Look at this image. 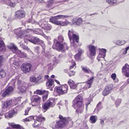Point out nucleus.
<instances>
[{"instance_id": "1", "label": "nucleus", "mask_w": 129, "mask_h": 129, "mask_svg": "<svg viewBox=\"0 0 129 129\" xmlns=\"http://www.w3.org/2000/svg\"><path fill=\"white\" fill-rule=\"evenodd\" d=\"M70 17V16L67 15H60L56 16L51 17L49 20V21L56 25L61 26H66L69 25L70 22L66 20L64 21H59L58 19H66Z\"/></svg>"}, {"instance_id": "2", "label": "nucleus", "mask_w": 129, "mask_h": 129, "mask_svg": "<svg viewBox=\"0 0 129 129\" xmlns=\"http://www.w3.org/2000/svg\"><path fill=\"white\" fill-rule=\"evenodd\" d=\"M58 41L56 40H54V43L56 42L55 44H54L53 46L52 47L54 49H55L59 51H64L65 50H68L69 47L67 44L64 42L62 43L64 40L63 37L60 36L58 37Z\"/></svg>"}, {"instance_id": "3", "label": "nucleus", "mask_w": 129, "mask_h": 129, "mask_svg": "<svg viewBox=\"0 0 129 129\" xmlns=\"http://www.w3.org/2000/svg\"><path fill=\"white\" fill-rule=\"evenodd\" d=\"M24 40V42L26 43H27V41L28 40L35 44L41 45L44 50H45V45L43 41L37 37L27 36L25 37Z\"/></svg>"}, {"instance_id": "4", "label": "nucleus", "mask_w": 129, "mask_h": 129, "mask_svg": "<svg viewBox=\"0 0 129 129\" xmlns=\"http://www.w3.org/2000/svg\"><path fill=\"white\" fill-rule=\"evenodd\" d=\"M83 99L80 95H77L75 99L73 101V103H74L77 107L76 110V112L78 114L79 113H81L83 111L84 107L82 104Z\"/></svg>"}, {"instance_id": "5", "label": "nucleus", "mask_w": 129, "mask_h": 129, "mask_svg": "<svg viewBox=\"0 0 129 129\" xmlns=\"http://www.w3.org/2000/svg\"><path fill=\"white\" fill-rule=\"evenodd\" d=\"M55 104V100L52 98H50L49 100L47 101L43 105L42 108L44 110H46L49 109L50 107H53Z\"/></svg>"}, {"instance_id": "6", "label": "nucleus", "mask_w": 129, "mask_h": 129, "mask_svg": "<svg viewBox=\"0 0 129 129\" xmlns=\"http://www.w3.org/2000/svg\"><path fill=\"white\" fill-rule=\"evenodd\" d=\"M68 88L67 85L65 84L59 87H55V90L59 94H63L67 93Z\"/></svg>"}, {"instance_id": "7", "label": "nucleus", "mask_w": 129, "mask_h": 129, "mask_svg": "<svg viewBox=\"0 0 129 129\" xmlns=\"http://www.w3.org/2000/svg\"><path fill=\"white\" fill-rule=\"evenodd\" d=\"M7 47L12 50H14L15 51L17 52V55L21 58H25L27 56V54L26 53L22 52L19 50H17V48L13 44H11L10 45H8Z\"/></svg>"}, {"instance_id": "8", "label": "nucleus", "mask_w": 129, "mask_h": 129, "mask_svg": "<svg viewBox=\"0 0 129 129\" xmlns=\"http://www.w3.org/2000/svg\"><path fill=\"white\" fill-rule=\"evenodd\" d=\"M68 35L69 39L70 42L72 40L73 41L72 44H71V45H73V46H74V44L75 42L77 43L79 42V37L75 34H74V33L72 31H71L69 30L68 33Z\"/></svg>"}, {"instance_id": "9", "label": "nucleus", "mask_w": 129, "mask_h": 129, "mask_svg": "<svg viewBox=\"0 0 129 129\" xmlns=\"http://www.w3.org/2000/svg\"><path fill=\"white\" fill-rule=\"evenodd\" d=\"M31 105L33 106H36L40 103L41 98L37 95H33L30 98Z\"/></svg>"}, {"instance_id": "10", "label": "nucleus", "mask_w": 129, "mask_h": 129, "mask_svg": "<svg viewBox=\"0 0 129 129\" xmlns=\"http://www.w3.org/2000/svg\"><path fill=\"white\" fill-rule=\"evenodd\" d=\"M59 118L60 120L59 121L56 122V126L57 128L63 127L65 125V123L67 121V118L63 117L61 115H59Z\"/></svg>"}, {"instance_id": "11", "label": "nucleus", "mask_w": 129, "mask_h": 129, "mask_svg": "<svg viewBox=\"0 0 129 129\" xmlns=\"http://www.w3.org/2000/svg\"><path fill=\"white\" fill-rule=\"evenodd\" d=\"M32 65L30 64L27 63L22 64L21 67V70L24 73L29 72L31 70Z\"/></svg>"}, {"instance_id": "12", "label": "nucleus", "mask_w": 129, "mask_h": 129, "mask_svg": "<svg viewBox=\"0 0 129 129\" xmlns=\"http://www.w3.org/2000/svg\"><path fill=\"white\" fill-rule=\"evenodd\" d=\"M17 103H16L14 100H9L5 102L4 104V108L9 109L14 105H17Z\"/></svg>"}, {"instance_id": "13", "label": "nucleus", "mask_w": 129, "mask_h": 129, "mask_svg": "<svg viewBox=\"0 0 129 129\" xmlns=\"http://www.w3.org/2000/svg\"><path fill=\"white\" fill-rule=\"evenodd\" d=\"M112 85H108L105 87L102 92V94L104 96H106L110 93L112 90Z\"/></svg>"}, {"instance_id": "14", "label": "nucleus", "mask_w": 129, "mask_h": 129, "mask_svg": "<svg viewBox=\"0 0 129 129\" xmlns=\"http://www.w3.org/2000/svg\"><path fill=\"white\" fill-rule=\"evenodd\" d=\"M122 72L127 77H129V65L126 63L122 69Z\"/></svg>"}, {"instance_id": "15", "label": "nucleus", "mask_w": 129, "mask_h": 129, "mask_svg": "<svg viewBox=\"0 0 129 129\" xmlns=\"http://www.w3.org/2000/svg\"><path fill=\"white\" fill-rule=\"evenodd\" d=\"M14 88L12 86H10L5 90L2 94L3 97L11 94L13 91Z\"/></svg>"}, {"instance_id": "16", "label": "nucleus", "mask_w": 129, "mask_h": 129, "mask_svg": "<svg viewBox=\"0 0 129 129\" xmlns=\"http://www.w3.org/2000/svg\"><path fill=\"white\" fill-rule=\"evenodd\" d=\"M28 84L26 83H23L22 84V85L18 86V88L20 91L22 93H25Z\"/></svg>"}, {"instance_id": "17", "label": "nucleus", "mask_w": 129, "mask_h": 129, "mask_svg": "<svg viewBox=\"0 0 129 129\" xmlns=\"http://www.w3.org/2000/svg\"><path fill=\"white\" fill-rule=\"evenodd\" d=\"M15 15L18 18H22L25 16V13L23 11L18 10L15 13Z\"/></svg>"}, {"instance_id": "18", "label": "nucleus", "mask_w": 129, "mask_h": 129, "mask_svg": "<svg viewBox=\"0 0 129 129\" xmlns=\"http://www.w3.org/2000/svg\"><path fill=\"white\" fill-rule=\"evenodd\" d=\"M89 54L91 56H94L95 55L96 48L93 46L90 45L88 46Z\"/></svg>"}, {"instance_id": "19", "label": "nucleus", "mask_w": 129, "mask_h": 129, "mask_svg": "<svg viewBox=\"0 0 129 129\" xmlns=\"http://www.w3.org/2000/svg\"><path fill=\"white\" fill-rule=\"evenodd\" d=\"M46 85L47 88H49L52 91V88L54 86L53 80L51 79L48 80L46 83Z\"/></svg>"}, {"instance_id": "20", "label": "nucleus", "mask_w": 129, "mask_h": 129, "mask_svg": "<svg viewBox=\"0 0 129 129\" xmlns=\"http://www.w3.org/2000/svg\"><path fill=\"white\" fill-rule=\"evenodd\" d=\"M72 22L73 24L78 25L82 23V19L80 18L78 19H74L72 20Z\"/></svg>"}, {"instance_id": "21", "label": "nucleus", "mask_w": 129, "mask_h": 129, "mask_svg": "<svg viewBox=\"0 0 129 129\" xmlns=\"http://www.w3.org/2000/svg\"><path fill=\"white\" fill-rule=\"evenodd\" d=\"M68 83L71 89H76L77 86V84H76L73 80H69L68 81Z\"/></svg>"}, {"instance_id": "22", "label": "nucleus", "mask_w": 129, "mask_h": 129, "mask_svg": "<svg viewBox=\"0 0 129 129\" xmlns=\"http://www.w3.org/2000/svg\"><path fill=\"white\" fill-rule=\"evenodd\" d=\"M43 26V24H41V25H40V26L43 29L46 30H50L52 28V26L51 25L49 24H44Z\"/></svg>"}, {"instance_id": "23", "label": "nucleus", "mask_w": 129, "mask_h": 129, "mask_svg": "<svg viewBox=\"0 0 129 129\" xmlns=\"http://www.w3.org/2000/svg\"><path fill=\"white\" fill-rule=\"evenodd\" d=\"M6 50V47L5 46L4 41L3 40H0V52H5Z\"/></svg>"}, {"instance_id": "24", "label": "nucleus", "mask_w": 129, "mask_h": 129, "mask_svg": "<svg viewBox=\"0 0 129 129\" xmlns=\"http://www.w3.org/2000/svg\"><path fill=\"white\" fill-rule=\"evenodd\" d=\"M94 78V77L92 76L86 82V85H87L86 86L87 88H89L90 87V85L92 84Z\"/></svg>"}, {"instance_id": "25", "label": "nucleus", "mask_w": 129, "mask_h": 129, "mask_svg": "<svg viewBox=\"0 0 129 129\" xmlns=\"http://www.w3.org/2000/svg\"><path fill=\"white\" fill-rule=\"evenodd\" d=\"M78 53L74 56V57L77 60H78L80 58V57L83 52V50L81 49H79L78 50Z\"/></svg>"}, {"instance_id": "26", "label": "nucleus", "mask_w": 129, "mask_h": 129, "mask_svg": "<svg viewBox=\"0 0 129 129\" xmlns=\"http://www.w3.org/2000/svg\"><path fill=\"white\" fill-rule=\"evenodd\" d=\"M106 55L104 54L100 53L98 56L97 57V59L98 61H100L104 59V58L105 56Z\"/></svg>"}, {"instance_id": "27", "label": "nucleus", "mask_w": 129, "mask_h": 129, "mask_svg": "<svg viewBox=\"0 0 129 129\" xmlns=\"http://www.w3.org/2000/svg\"><path fill=\"white\" fill-rule=\"evenodd\" d=\"M6 76V73L3 69H0V78H4Z\"/></svg>"}, {"instance_id": "28", "label": "nucleus", "mask_w": 129, "mask_h": 129, "mask_svg": "<svg viewBox=\"0 0 129 129\" xmlns=\"http://www.w3.org/2000/svg\"><path fill=\"white\" fill-rule=\"evenodd\" d=\"M19 105V104L17 103V105H15L16 106V107L13 109H12L11 110V112L13 114V115L17 114V110L18 109Z\"/></svg>"}, {"instance_id": "29", "label": "nucleus", "mask_w": 129, "mask_h": 129, "mask_svg": "<svg viewBox=\"0 0 129 129\" xmlns=\"http://www.w3.org/2000/svg\"><path fill=\"white\" fill-rule=\"evenodd\" d=\"M54 0H49L47 3L46 7L47 8H50L52 6Z\"/></svg>"}, {"instance_id": "30", "label": "nucleus", "mask_w": 129, "mask_h": 129, "mask_svg": "<svg viewBox=\"0 0 129 129\" xmlns=\"http://www.w3.org/2000/svg\"><path fill=\"white\" fill-rule=\"evenodd\" d=\"M82 69L84 72L87 74H90L92 73L91 71L89 69L86 67H82Z\"/></svg>"}, {"instance_id": "31", "label": "nucleus", "mask_w": 129, "mask_h": 129, "mask_svg": "<svg viewBox=\"0 0 129 129\" xmlns=\"http://www.w3.org/2000/svg\"><path fill=\"white\" fill-rule=\"evenodd\" d=\"M37 119L38 120L39 122H44L45 120V117H43L41 115H40L37 117Z\"/></svg>"}, {"instance_id": "32", "label": "nucleus", "mask_w": 129, "mask_h": 129, "mask_svg": "<svg viewBox=\"0 0 129 129\" xmlns=\"http://www.w3.org/2000/svg\"><path fill=\"white\" fill-rule=\"evenodd\" d=\"M4 3L12 7H14L15 5V3H12L10 0H7V1L4 2Z\"/></svg>"}, {"instance_id": "33", "label": "nucleus", "mask_w": 129, "mask_h": 129, "mask_svg": "<svg viewBox=\"0 0 129 129\" xmlns=\"http://www.w3.org/2000/svg\"><path fill=\"white\" fill-rule=\"evenodd\" d=\"M46 91L45 90L43 91L41 90H37L36 91H34V93L36 94H44L45 92Z\"/></svg>"}, {"instance_id": "34", "label": "nucleus", "mask_w": 129, "mask_h": 129, "mask_svg": "<svg viewBox=\"0 0 129 129\" xmlns=\"http://www.w3.org/2000/svg\"><path fill=\"white\" fill-rule=\"evenodd\" d=\"M14 115L10 111L8 112L5 115V116L6 118H11Z\"/></svg>"}, {"instance_id": "35", "label": "nucleus", "mask_w": 129, "mask_h": 129, "mask_svg": "<svg viewBox=\"0 0 129 129\" xmlns=\"http://www.w3.org/2000/svg\"><path fill=\"white\" fill-rule=\"evenodd\" d=\"M126 43L124 41L118 40L116 43L115 44L117 45L121 46L123 45Z\"/></svg>"}, {"instance_id": "36", "label": "nucleus", "mask_w": 129, "mask_h": 129, "mask_svg": "<svg viewBox=\"0 0 129 129\" xmlns=\"http://www.w3.org/2000/svg\"><path fill=\"white\" fill-rule=\"evenodd\" d=\"M40 124V123L37 119L35 121L34 123L33 124V126L34 128L38 127H39V125Z\"/></svg>"}, {"instance_id": "37", "label": "nucleus", "mask_w": 129, "mask_h": 129, "mask_svg": "<svg viewBox=\"0 0 129 129\" xmlns=\"http://www.w3.org/2000/svg\"><path fill=\"white\" fill-rule=\"evenodd\" d=\"M89 121L91 123H95L96 121L95 116H92L90 117L89 119Z\"/></svg>"}, {"instance_id": "38", "label": "nucleus", "mask_w": 129, "mask_h": 129, "mask_svg": "<svg viewBox=\"0 0 129 129\" xmlns=\"http://www.w3.org/2000/svg\"><path fill=\"white\" fill-rule=\"evenodd\" d=\"M44 93H45V94L42 97V99L43 101H45L48 98V91H46Z\"/></svg>"}, {"instance_id": "39", "label": "nucleus", "mask_w": 129, "mask_h": 129, "mask_svg": "<svg viewBox=\"0 0 129 129\" xmlns=\"http://www.w3.org/2000/svg\"><path fill=\"white\" fill-rule=\"evenodd\" d=\"M11 125L12 127L16 128H21V127L19 124H14L13 123H11Z\"/></svg>"}, {"instance_id": "40", "label": "nucleus", "mask_w": 129, "mask_h": 129, "mask_svg": "<svg viewBox=\"0 0 129 129\" xmlns=\"http://www.w3.org/2000/svg\"><path fill=\"white\" fill-rule=\"evenodd\" d=\"M121 100L120 99H118L116 100L115 102V105L116 107H118L121 103Z\"/></svg>"}, {"instance_id": "41", "label": "nucleus", "mask_w": 129, "mask_h": 129, "mask_svg": "<svg viewBox=\"0 0 129 129\" xmlns=\"http://www.w3.org/2000/svg\"><path fill=\"white\" fill-rule=\"evenodd\" d=\"M106 1L109 4L113 5L116 3L117 0H106Z\"/></svg>"}, {"instance_id": "42", "label": "nucleus", "mask_w": 129, "mask_h": 129, "mask_svg": "<svg viewBox=\"0 0 129 129\" xmlns=\"http://www.w3.org/2000/svg\"><path fill=\"white\" fill-rule=\"evenodd\" d=\"M4 60V57L2 56H0V68L3 64V62Z\"/></svg>"}, {"instance_id": "43", "label": "nucleus", "mask_w": 129, "mask_h": 129, "mask_svg": "<svg viewBox=\"0 0 129 129\" xmlns=\"http://www.w3.org/2000/svg\"><path fill=\"white\" fill-rule=\"evenodd\" d=\"M36 78L34 76H31L30 78V81L33 83H36Z\"/></svg>"}, {"instance_id": "44", "label": "nucleus", "mask_w": 129, "mask_h": 129, "mask_svg": "<svg viewBox=\"0 0 129 129\" xmlns=\"http://www.w3.org/2000/svg\"><path fill=\"white\" fill-rule=\"evenodd\" d=\"M38 30H39V32H38V31L35 30L34 31V33L37 34L41 35L42 32V30L41 29H38Z\"/></svg>"}, {"instance_id": "45", "label": "nucleus", "mask_w": 129, "mask_h": 129, "mask_svg": "<svg viewBox=\"0 0 129 129\" xmlns=\"http://www.w3.org/2000/svg\"><path fill=\"white\" fill-rule=\"evenodd\" d=\"M102 103L101 102H100L96 106V108L98 109V110H100L103 108V107L102 106Z\"/></svg>"}, {"instance_id": "46", "label": "nucleus", "mask_w": 129, "mask_h": 129, "mask_svg": "<svg viewBox=\"0 0 129 129\" xmlns=\"http://www.w3.org/2000/svg\"><path fill=\"white\" fill-rule=\"evenodd\" d=\"M42 78V77L41 76H39L36 78V83H37L41 80Z\"/></svg>"}, {"instance_id": "47", "label": "nucleus", "mask_w": 129, "mask_h": 129, "mask_svg": "<svg viewBox=\"0 0 129 129\" xmlns=\"http://www.w3.org/2000/svg\"><path fill=\"white\" fill-rule=\"evenodd\" d=\"M72 66H71L70 67V69H71L72 68H76V64L75 63V62L73 61H72Z\"/></svg>"}, {"instance_id": "48", "label": "nucleus", "mask_w": 129, "mask_h": 129, "mask_svg": "<svg viewBox=\"0 0 129 129\" xmlns=\"http://www.w3.org/2000/svg\"><path fill=\"white\" fill-rule=\"evenodd\" d=\"M41 35L42 36L44 37L46 39L48 40L49 38H50V37H48L45 34L43 33L42 31Z\"/></svg>"}, {"instance_id": "49", "label": "nucleus", "mask_w": 129, "mask_h": 129, "mask_svg": "<svg viewBox=\"0 0 129 129\" xmlns=\"http://www.w3.org/2000/svg\"><path fill=\"white\" fill-rule=\"evenodd\" d=\"M31 108L30 107L27 108L25 110V113L24 115H26L28 114V113L29 110Z\"/></svg>"}, {"instance_id": "50", "label": "nucleus", "mask_w": 129, "mask_h": 129, "mask_svg": "<svg viewBox=\"0 0 129 129\" xmlns=\"http://www.w3.org/2000/svg\"><path fill=\"white\" fill-rule=\"evenodd\" d=\"M22 48L24 49H25L27 50L28 51H30L32 52L29 49L28 47L25 46H23Z\"/></svg>"}, {"instance_id": "51", "label": "nucleus", "mask_w": 129, "mask_h": 129, "mask_svg": "<svg viewBox=\"0 0 129 129\" xmlns=\"http://www.w3.org/2000/svg\"><path fill=\"white\" fill-rule=\"evenodd\" d=\"M75 72L73 71H71L69 73V75L71 77L74 76L75 74Z\"/></svg>"}, {"instance_id": "52", "label": "nucleus", "mask_w": 129, "mask_h": 129, "mask_svg": "<svg viewBox=\"0 0 129 129\" xmlns=\"http://www.w3.org/2000/svg\"><path fill=\"white\" fill-rule=\"evenodd\" d=\"M111 77L113 80H115L116 77V74L114 73L112 74L111 75Z\"/></svg>"}, {"instance_id": "53", "label": "nucleus", "mask_w": 129, "mask_h": 129, "mask_svg": "<svg viewBox=\"0 0 129 129\" xmlns=\"http://www.w3.org/2000/svg\"><path fill=\"white\" fill-rule=\"evenodd\" d=\"M47 66L48 68L49 69L51 70H52L53 69V68L52 67V65L51 63L48 64Z\"/></svg>"}, {"instance_id": "54", "label": "nucleus", "mask_w": 129, "mask_h": 129, "mask_svg": "<svg viewBox=\"0 0 129 129\" xmlns=\"http://www.w3.org/2000/svg\"><path fill=\"white\" fill-rule=\"evenodd\" d=\"M23 83H25V82H22L21 80H18V81L17 83L18 85V86H20L21 85H22V84Z\"/></svg>"}, {"instance_id": "55", "label": "nucleus", "mask_w": 129, "mask_h": 129, "mask_svg": "<svg viewBox=\"0 0 129 129\" xmlns=\"http://www.w3.org/2000/svg\"><path fill=\"white\" fill-rule=\"evenodd\" d=\"M101 52H102V53L106 55V50L105 49H102L101 50Z\"/></svg>"}, {"instance_id": "56", "label": "nucleus", "mask_w": 129, "mask_h": 129, "mask_svg": "<svg viewBox=\"0 0 129 129\" xmlns=\"http://www.w3.org/2000/svg\"><path fill=\"white\" fill-rule=\"evenodd\" d=\"M39 46H36L34 47L35 50L38 53V50L39 49Z\"/></svg>"}, {"instance_id": "57", "label": "nucleus", "mask_w": 129, "mask_h": 129, "mask_svg": "<svg viewBox=\"0 0 129 129\" xmlns=\"http://www.w3.org/2000/svg\"><path fill=\"white\" fill-rule=\"evenodd\" d=\"M23 120L24 121H30V120L28 117L24 119Z\"/></svg>"}, {"instance_id": "58", "label": "nucleus", "mask_w": 129, "mask_h": 129, "mask_svg": "<svg viewBox=\"0 0 129 129\" xmlns=\"http://www.w3.org/2000/svg\"><path fill=\"white\" fill-rule=\"evenodd\" d=\"M15 30L16 31H17V34H21V31H20V30L18 29H17Z\"/></svg>"}, {"instance_id": "59", "label": "nucleus", "mask_w": 129, "mask_h": 129, "mask_svg": "<svg viewBox=\"0 0 129 129\" xmlns=\"http://www.w3.org/2000/svg\"><path fill=\"white\" fill-rule=\"evenodd\" d=\"M100 123L102 125H104V121L102 119H100Z\"/></svg>"}, {"instance_id": "60", "label": "nucleus", "mask_w": 129, "mask_h": 129, "mask_svg": "<svg viewBox=\"0 0 129 129\" xmlns=\"http://www.w3.org/2000/svg\"><path fill=\"white\" fill-rule=\"evenodd\" d=\"M28 117L29 118L30 121L32 119H33L34 118V117L33 116H30Z\"/></svg>"}, {"instance_id": "61", "label": "nucleus", "mask_w": 129, "mask_h": 129, "mask_svg": "<svg viewBox=\"0 0 129 129\" xmlns=\"http://www.w3.org/2000/svg\"><path fill=\"white\" fill-rule=\"evenodd\" d=\"M65 105L66 106H67L68 104V101L67 100L65 101Z\"/></svg>"}, {"instance_id": "62", "label": "nucleus", "mask_w": 129, "mask_h": 129, "mask_svg": "<svg viewBox=\"0 0 129 129\" xmlns=\"http://www.w3.org/2000/svg\"><path fill=\"white\" fill-rule=\"evenodd\" d=\"M55 81L58 84H59L60 83L58 81L56 80H55Z\"/></svg>"}, {"instance_id": "63", "label": "nucleus", "mask_w": 129, "mask_h": 129, "mask_svg": "<svg viewBox=\"0 0 129 129\" xmlns=\"http://www.w3.org/2000/svg\"><path fill=\"white\" fill-rule=\"evenodd\" d=\"M49 77V76L47 75H46L45 76V79H48Z\"/></svg>"}, {"instance_id": "64", "label": "nucleus", "mask_w": 129, "mask_h": 129, "mask_svg": "<svg viewBox=\"0 0 129 129\" xmlns=\"http://www.w3.org/2000/svg\"><path fill=\"white\" fill-rule=\"evenodd\" d=\"M129 49V46L128 47H127L125 48V50L126 51H127Z\"/></svg>"}]
</instances>
